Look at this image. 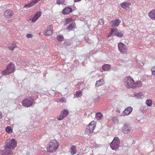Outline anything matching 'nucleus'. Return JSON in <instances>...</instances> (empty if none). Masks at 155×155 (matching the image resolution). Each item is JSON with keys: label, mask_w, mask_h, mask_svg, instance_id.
I'll list each match as a JSON object with an SVG mask.
<instances>
[{"label": "nucleus", "mask_w": 155, "mask_h": 155, "mask_svg": "<svg viewBox=\"0 0 155 155\" xmlns=\"http://www.w3.org/2000/svg\"><path fill=\"white\" fill-rule=\"evenodd\" d=\"M59 145V143L56 140H51L46 148L47 152L51 153L55 152Z\"/></svg>", "instance_id": "f257e3e1"}, {"label": "nucleus", "mask_w": 155, "mask_h": 155, "mask_svg": "<svg viewBox=\"0 0 155 155\" xmlns=\"http://www.w3.org/2000/svg\"><path fill=\"white\" fill-rule=\"evenodd\" d=\"M124 84L128 88H135V81L133 78L130 76L126 77L124 79Z\"/></svg>", "instance_id": "f03ea898"}, {"label": "nucleus", "mask_w": 155, "mask_h": 155, "mask_svg": "<svg viewBox=\"0 0 155 155\" xmlns=\"http://www.w3.org/2000/svg\"><path fill=\"white\" fill-rule=\"evenodd\" d=\"M15 66L12 62L8 64L5 69L1 72V74L3 75H8L14 72L15 71Z\"/></svg>", "instance_id": "7ed1b4c3"}, {"label": "nucleus", "mask_w": 155, "mask_h": 155, "mask_svg": "<svg viewBox=\"0 0 155 155\" xmlns=\"http://www.w3.org/2000/svg\"><path fill=\"white\" fill-rule=\"evenodd\" d=\"M17 145V143L14 139H8L5 143V148L9 149H13Z\"/></svg>", "instance_id": "20e7f679"}, {"label": "nucleus", "mask_w": 155, "mask_h": 155, "mask_svg": "<svg viewBox=\"0 0 155 155\" xmlns=\"http://www.w3.org/2000/svg\"><path fill=\"white\" fill-rule=\"evenodd\" d=\"M96 122L93 121H91L87 127L85 132L88 134L92 133L96 127Z\"/></svg>", "instance_id": "39448f33"}, {"label": "nucleus", "mask_w": 155, "mask_h": 155, "mask_svg": "<svg viewBox=\"0 0 155 155\" xmlns=\"http://www.w3.org/2000/svg\"><path fill=\"white\" fill-rule=\"evenodd\" d=\"M34 98L31 97L25 99L22 102V105L26 107L31 106L34 103Z\"/></svg>", "instance_id": "423d86ee"}, {"label": "nucleus", "mask_w": 155, "mask_h": 155, "mask_svg": "<svg viewBox=\"0 0 155 155\" xmlns=\"http://www.w3.org/2000/svg\"><path fill=\"white\" fill-rule=\"evenodd\" d=\"M120 143L118 138L116 137L114 138L113 140L110 143V146L112 150H116L119 147Z\"/></svg>", "instance_id": "0eeeda50"}, {"label": "nucleus", "mask_w": 155, "mask_h": 155, "mask_svg": "<svg viewBox=\"0 0 155 155\" xmlns=\"http://www.w3.org/2000/svg\"><path fill=\"white\" fill-rule=\"evenodd\" d=\"M113 33H114L115 35L118 37H122L123 35L122 31L118 30L116 28H113L110 29V32L108 36V38L111 36Z\"/></svg>", "instance_id": "6e6552de"}, {"label": "nucleus", "mask_w": 155, "mask_h": 155, "mask_svg": "<svg viewBox=\"0 0 155 155\" xmlns=\"http://www.w3.org/2000/svg\"><path fill=\"white\" fill-rule=\"evenodd\" d=\"M68 114L69 112L68 110L65 109H64L61 111L59 117L57 118L58 120H62L65 118Z\"/></svg>", "instance_id": "1a4fd4ad"}, {"label": "nucleus", "mask_w": 155, "mask_h": 155, "mask_svg": "<svg viewBox=\"0 0 155 155\" xmlns=\"http://www.w3.org/2000/svg\"><path fill=\"white\" fill-rule=\"evenodd\" d=\"M14 12L11 9H7L4 12L3 15L5 18H10L13 15Z\"/></svg>", "instance_id": "9d476101"}, {"label": "nucleus", "mask_w": 155, "mask_h": 155, "mask_svg": "<svg viewBox=\"0 0 155 155\" xmlns=\"http://www.w3.org/2000/svg\"><path fill=\"white\" fill-rule=\"evenodd\" d=\"M118 48L120 51L122 53L126 54L127 52L126 46L123 43L120 42L118 44Z\"/></svg>", "instance_id": "9b49d317"}, {"label": "nucleus", "mask_w": 155, "mask_h": 155, "mask_svg": "<svg viewBox=\"0 0 155 155\" xmlns=\"http://www.w3.org/2000/svg\"><path fill=\"white\" fill-rule=\"evenodd\" d=\"M121 22V21L120 20L118 19H116L114 20L111 21L110 22V23L112 27H115L119 26Z\"/></svg>", "instance_id": "f8f14e48"}, {"label": "nucleus", "mask_w": 155, "mask_h": 155, "mask_svg": "<svg viewBox=\"0 0 155 155\" xmlns=\"http://www.w3.org/2000/svg\"><path fill=\"white\" fill-rule=\"evenodd\" d=\"M123 132L124 134H127L130 131L131 129L128 124H124L123 127Z\"/></svg>", "instance_id": "ddd939ff"}, {"label": "nucleus", "mask_w": 155, "mask_h": 155, "mask_svg": "<svg viewBox=\"0 0 155 155\" xmlns=\"http://www.w3.org/2000/svg\"><path fill=\"white\" fill-rule=\"evenodd\" d=\"M133 109L131 107H128L126 108L121 114L122 116L127 115L129 114L132 111Z\"/></svg>", "instance_id": "4468645a"}, {"label": "nucleus", "mask_w": 155, "mask_h": 155, "mask_svg": "<svg viewBox=\"0 0 155 155\" xmlns=\"http://www.w3.org/2000/svg\"><path fill=\"white\" fill-rule=\"evenodd\" d=\"M40 0H32L31 2L24 6V8H28L32 6L37 3Z\"/></svg>", "instance_id": "2eb2a0df"}, {"label": "nucleus", "mask_w": 155, "mask_h": 155, "mask_svg": "<svg viewBox=\"0 0 155 155\" xmlns=\"http://www.w3.org/2000/svg\"><path fill=\"white\" fill-rule=\"evenodd\" d=\"M41 15V13L40 12H37L34 17L30 19V20L32 22H35L38 18L40 17Z\"/></svg>", "instance_id": "dca6fc26"}, {"label": "nucleus", "mask_w": 155, "mask_h": 155, "mask_svg": "<svg viewBox=\"0 0 155 155\" xmlns=\"http://www.w3.org/2000/svg\"><path fill=\"white\" fill-rule=\"evenodd\" d=\"M72 11V9L71 8L66 7L63 10L62 13L63 15H65L71 12Z\"/></svg>", "instance_id": "f3484780"}, {"label": "nucleus", "mask_w": 155, "mask_h": 155, "mask_svg": "<svg viewBox=\"0 0 155 155\" xmlns=\"http://www.w3.org/2000/svg\"><path fill=\"white\" fill-rule=\"evenodd\" d=\"M70 153L72 155L75 154L77 152L76 146L73 145L70 148Z\"/></svg>", "instance_id": "a211bd4d"}, {"label": "nucleus", "mask_w": 155, "mask_h": 155, "mask_svg": "<svg viewBox=\"0 0 155 155\" xmlns=\"http://www.w3.org/2000/svg\"><path fill=\"white\" fill-rule=\"evenodd\" d=\"M12 151L10 150H0V155H11Z\"/></svg>", "instance_id": "6ab92c4d"}, {"label": "nucleus", "mask_w": 155, "mask_h": 155, "mask_svg": "<svg viewBox=\"0 0 155 155\" xmlns=\"http://www.w3.org/2000/svg\"><path fill=\"white\" fill-rule=\"evenodd\" d=\"M76 28V23L75 22H72L67 27V29L69 31H71L73 29H75Z\"/></svg>", "instance_id": "aec40b11"}, {"label": "nucleus", "mask_w": 155, "mask_h": 155, "mask_svg": "<svg viewBox=\"0 0 155 155\" xmlns=\"http://www.w3.org/2000/svg\"><path fill=\"white\" fill-rule=\"evenodd\" d=\"M149 17L155 20V9L151 11L148 13Z\"/></svg>", "instance_id": "412c9836"}, {"label": "nucleus", "mask_w": 155, "mask_h": 155, "mask_svg": "<svg viewBox=\"0 0 155 155\" xmlns=\"http://www.w3.org/2000/svg\"><path fill=\"white\" fill-rule=\"evenodd\" d=\"M120 5L121 7L124 9L127 8H129L130 6L131 5V4L129 2H124L121 3Z\"/></svg>", "instance_id": "4be33fe9"}, {"label": "nucleus", "mask_w": 155, "mask_h": 155, "mask_svg": "<svg viewBox=\"0 0 155 155\" xmlns=\"http://www.w3.org/2000/svg\"><path fill=\"white\" fill-rule=\"evenodd\" d=\"M104 84V81L102 79H100L98 81H97L95 84V86L98 87Z\"/></svg>", "instance_id": "5701e85b"}, {"label": "nucleus", "mask_w": 155, "mask_h": 155, "mask_svg": "<svg viewBox=\"0 0 155 155\" xmlns=\"http://www.w3.org/2000/svg\"><path fill=\"white\" fill-rule=\"evenodd\" d=\"M111 66L109 64H105L102 66V69L104 71H108L110 68Z\"/></svg>", "instance_id": "b1692460"}, {"label": "nucleus", "mask_w": 155, "mask_h": 155, "mask_svg": "<svg viewBox=\"0 0 155 155\" xmlns=\"http://www.w3.org/2000/svg\"><path fill=\"white\" fill-rule=\"evenodd\" d=\"M53 31L51 30H48L44 31V34L46 36H48L51 35L52 34Z\"/></svg>", "instance_id": "393cba45"}, {"label": "nucleus", "mask_w": 155, "mask_h": 155, "mask_svg": "<svg viewBox=\"0 0 155 155\" xmlns=\"http://www.w3.org/2000/svg\"><path fill=\"white\" fill-rule=\"evenodd\" d=\"M102 117V115L101 113L98 112L96 114L95 118L97 120H100Z\"/></svg>", "instance_id": "a878e982"}, {"label": "nucleus", "mask_w": 155, "mask_h": 155, "mask_svg": "<svg viewBox=\"0 0 155 155\" xmlns=\"http://www.w3.org/2000/svg\"><path fill=\"white\" fill-rule=\"evenodd\" d=\"M5 131L8 134H11L12 133L13 130L10 126H7L5 128Z\"/></svg>", "instance_id": "bb28decb"}, {"label": "nucleus", "mask_w": 155, "mask_h": 155, "mask_svg": "<svg viewBox=\"0 0 155 155\" xmlns=\"http://www.w3.org/2000/svg\"><path fill=\"white\" fill-rule=\"evenodd\" d=\"M72 21V20L71 18H67L65 19L64 21V24L65 25H66L68 24Z\"/></svg>", "instance_id": "cd10ccee"}, {"label": "nucleus", "mask_w": 155, "mask_h": 155, "mask_svg": "<svg viewBox=\"0 0 155 155\" xmlns=\"http://www.w3.org/2000/svg\"><path fill=\"white\" fill-rule=\"evenodd\" d=\"M16 45L15 43H13L12 44V45L11 46H9L8 47L9 49L11 51H13L16 47Z\"/></svg>", "instance_id": "c85d7f7f"}, {"label": "nucleus", "mask_w": 155, "mask_h": 155, "mask_svg": "<svg viewBox=\"0 0 155 155\" xmlns=\"http://www.w3.org/2000/svg\"><path fill=\"white\" fill-rule=\"evenodd\" d=\"M100 97L98 95H96L93 98V101L95 103H96L100 101Z\"/></svg>", "instance_id": "c756f323"}, {"label": "nucleus", "mask_w": 155, "mask_h": 155, "mask_svg": "<svg viewBox=\"0 0 155 155\" xmlns=\"http://www.w3.org/2000/svg\"><path fill=\"white\" fill-rule=\"evenodd\" d=\"M135 88L136 87H140L142 86V83L140 81H137L136 82H135Z\"/></svg>", "instance_id": "7c9ffc66"}, {"label": "nucleus", "mask_w": 155, "mask_h": 155, "mask_svg": "<svg viewBox=\"0 0 155 155\" xmlns=\"http://www.w3.org/2000/svg\"><path fill=\"white\" fill-rule=\"evenodd\" d=\"M76 97H79L82 95V92L81 91H77L76 92Z\"/></svg>", "instance_id": "2f4dec72"}, {"label": "nucleus", "mask_w": 155, "mask_h": 155, "mask_svg": "<svg viewBox=\"0 0 155 155\" xmlns=\"http://www.w3.org/2000/svg\"><path fill=\"white\" fill-rule=\"evenodd\" d=\"M146 104L148 107H151L152 105V101L150 99L147 100L146 101Z\"/></svg>", "instance_id": "473e14b6"}, {"label": "nucleus", "mask_w": 155, "mask_h": 155, "mask_svg": "<svg viewBox=\"0 0 155 155\" xmlns=\"http://www.w3.org/2000/svg\"><path fill=\"white\" fill-rule=\"evenodd\" d=\"M65 0H57V3L58 4L65 5Z\"/></svg>", "instance_id": "72a5a7b5"}, {"label": "nucleus", "mask_w": 155, "mask_h": 155, "mask_svg": "<svg viewBox=\"0 0 155 155\" xmlns=\"http://www.w3.org/2000/svg\"><path fill=\"white\" fill-rule=\"evenodd\" d=\"M57 39L59 41H63L64 38L62 35H59L57 36Z\"/></svg>", "instance_id": "f704fd0d"}, {"label": "nucleus", "mask_w": 155, "mask_h": 155, "mask_svg": "<svg viewBox=\"0 0 155 155\" xmlns=\"http://www.w3.org/2000/svg\"><path fill=\"white\" fill-rule=\"evenodd\" d=\"M151 71L152 74L155 75V66L152 68Z\"/></svg>", "instance_id": "c9c22d12"}, {"label": "nucleus", "mask_w": 155, "mask_h": 155, "mask_svg": "<svg viewBox=\"0 0 155 155\" xmlns=\"http://www.w3.org/2000/svg\"><path fill=\"white\" fill-rule=\"evenodd\" d=\"M60 101L62 103H65L66 101V99L64 97H62L60 99Z\"/></svg>", "instance_id": "e433bc0d"}, {"label": "nucleus", "mask_w": 155, "mask_h": 155, "mask_svg": "<svg viewBox=\"0 0 155 155\" xmlns=\"http://www.w3.org/2000/svg\"><path fill=\"white\" fill-rule=\"evenodd\" d=\"M26 37L28 38H31L33 37V35L31 34H28L26 35Z\"/></svg>", "instance_id": "4c0bfd02"}, {"label": "nucleus", "mask_w": 155, "mask_h": 155, "mask_svg": "<svg viewBox=\"0 0 155 155\" xmlns=\"http://www.w3.org/2000/svg\"><path fill=\"white\" fill-rule=\"evenodd\" d=\"M48 29H49V30H51L52 31L53 28H52V25H50L48 27Z\"/></svg>", "instance_id": "58836bf2"}, {"label": "nucleus", "mask_w": 155, "mask_h": 155, "mask_svg": "<svg viewBox=\"0 0 155 155\" xmlns=\"http://www.w3.org/2000/svg\"><path fill=\"white\" fill-rule=\"evenodd\" d=\"M138 61V62H137L139 63L141 65L143 66L144 65V63L143 62L140 61Z\"/></svg>", "instance_id": "ea45409f"}, {"label": "nucleus", "mask_w": 155, "mask_h": 155, "mask_svg": "<svg viewBox=\"0 0 155 155\" xmlns=\"http://www.w3.org/2000/svg\"><path fill=\"white\" fill-rule=\"evenodd\" d=\"M84 153L82 152H79L76 155H84Z\"/></svg>", "instance_id": "a19ab883"}, {"label": "nucleus", "mask_w": 155, "mask_h": 155, "mask_svg": "<svg viewBox=\"0 0 155 155\" xmlns=\"http://www.w3.org/2000/svg\"><path fill=\"white\" fill-rule=\"evenodd\" d=\"M2 113L1 112H0V119H1L2 118Z\"/></svg>", "instance_id": "79ce46f5"}, {"label": "nucleus", "mask_w": 155, "mask_h": 155, "mask_svg": "<svg viewBox=\"0 0 155 155\" xmlns=\"http://www.w3.org/2000/svg\"><path fill=\"white\" fill-rule=\"evenodd\" d=\"M75 2H78L81 1V0H74Z\"/></svg>", "instance_id": "37998d69"}]
</instances>
